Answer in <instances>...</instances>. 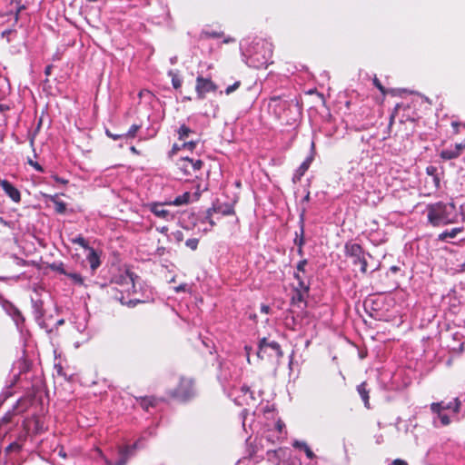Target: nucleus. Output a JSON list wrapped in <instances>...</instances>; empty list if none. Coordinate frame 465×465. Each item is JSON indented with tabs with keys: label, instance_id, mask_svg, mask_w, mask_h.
I'll return each mask as SVG.
<instances>
[{
	"label": "nucleus",
	"instance_id": "1",
	"mask_svg": "<svg viewBox=\"0 0 465 465\" xmlns=\"http://www.w3.org/2000/svg\"><path fill=\"white\" fill-rule=\"evenodd\" d=\"M268 107L274 116L287 124H292L297 121L301 108L296 99L285 96H272L270 98Z\"/></svg>",
	"mask_w": 465,
	"mask_h": 465
},
{
	"label": "nucleus",
	"instance_id": "2",
	"mask_svg": "<svg viewBox=\"0 0 465 465\" xmlns=\"http://www.w3.org/2000/svg\"><path fill=\"white\" fill-rule=\"evenodd\" d=\"M427 218L429 223L434 226H444L455 223L458 221L459 213L454 203L439 202L427 206Z\"/></svg>",
	"mask_w": 465,
	"mask_h": 465
},
{
	"label": "nucleus",
	"instance_id": "3",
	"mask_svg": "<svg viewBox=\"0 0 465 465\" xmlns=\"http://www.w3.org/2000/svg\"><path fill=\"white\" fill-rule=\"evenodd\" d=\"M196 393L195 379L185 375L180 376L175 388L168 391L169 397L180 402L190 401L196 396Z\"/></svg>",
	"mask_w": 465,
	"mask_h": 465
},
{
	"label": "nucleus",
	"instance_id": "4",
	"mask_svg": "<svg viewBox=\"0 0 465 465\" xmlns=\"http://www.w3.org/2000/svg\"><path fill=\"white\" fill-rule=\"evenodd\" d=\"M257 356L262 360L278 361L283 356V351L276 341L263 337L259 341Z\"/></svg>",
	"mask_w": 465,
	"mask_h": 465
},
{
	"label": "nucleus",
	"instance_id": "5",
	"mask_svg": "<svg viewBox=\"0 0 465 465\" xmlns=\"http://www.w3.org/2000/svg\"><path fill=\"white\" fill-rule=\"evenodd\" d=\"M345 253L347 256L352 259L353 265H360V271L363 274L367 272L368 262L366 255H371L366 253L360 244L354 242H347L345 244Z\"/></svg>",
	"mask_w": 465,
	"mask_h": 465
},
{
	"label": "nucleus",
	"instance_id": "6",
	"mask_svg": "<svg viewBox=\"0 0 465 465\" xmlns=\"http://www.w3.org/2000/svg\"><path fill=\"white\" fill-rule=\"evenodd\" d=\"M218 86L210 78H204L201 75L195 80V92L198 99H204L209 93L216 92Z\"/></svg>",
	"mask_w": 465,
	"mask_h": 465
},
{
	"label": "nucleus",
	"instance_id": "7",
	"mask_svg": "<svg viewBox=\"0 0 465 465\" xmlns=\"http://www.w3.org/2000/svg\"><path fill=\"white\" fill-rule=\"evenodd\" d=\"M202 160H193L188 157L182 158L178 161L177 165L185 174H193L203 167Z\"/></svg>",
	"mask_w": 465,
	"mask_h": 465
},
{
	"label": "nucleus",
	"instance_id": "8",
	"mask_svg": "<svg viewBox=\"0 0 465 465\" xmlns=\"http://www.w3.org/2000/svg\"><path fill=\"white\" fill-rule=\"evenodd\" d=\"M0 186L5 193L15 203L21 202V193L8 180L0 178Z\"/></svg>",
	"mask_w": 465,
	"mask_h": 465
},
{
	"label": "nucleus",
	"instance_id": "9",
	"mask_svg": "<svg viewBox=\"0 0 465 465\" xmlns=\"http://www.w3.org/2000/svg\"><path fill=\"white\" fill-rule=\"evenodd\" d=\"M460 408V401L458 398L454 399L453 401H450L445 403L444 401L434 402L430 405V410L432 412H440L445 410H452L454 413H458Z\"/></svg>",
	"mask_w": 465,
	"mask_h": 465
},
{
	"label": "nucleus",
	"instance_id": "10",
	"mask_svg": "<svg viewBox=\"0 0 465 465\" xmlns=\"http://www.w3.org/2000/svg\"><path fill=\"white\" fill-rule=\"evenodd\" d=\"M149 210L155 216L162 218L165 221H171L174 219V215L169 210L164 208V203H153L149 204Z\"/></svg>",
	"mask_w": 465,
	"mask_h": 465
},
{
	"label": "nucleus",
	"instance_id": "11",
	"mask_svg": "<svg viewBox=\"0 0 465 465\" xmlns=\"http://www.w3.org/2000/svg\"><path fill=\"white\" fill-rule=\"evenodd\" d=\"M208 213H218L223 216H229V215H234L235 210H234V204L230 203H215L213 205L212 208L208 209Z\"/></svg>",
	"mask_w": 465,
	"mask_h": 465
},
{
	"label": "nucleus",
	"instance_id": "12",
	"mask_svg": "<svg viewBox=\"0 0 465 465\" xmlns=\"http://www.w3.org/2000/svg\"><path fill=\"white\" fill-rule=\"evenodd\" d=\"M426 173L429 178L426 180L427 184H431L434 191H437L440 187V179L438 173V168L433 165L426 167Z\"/></svg>",
	"mask_w": 465,
	"mask_h": 465
},
{
	"label": "nucleus",
	"instance_id": "13",
	"mask_svg": "<svg viewBox=\"0 0 465 465\" xmlns=\"http://www.w3.org/2000/svg\"><path fill=\"white\" fill-rule=\"evenodd\" d=\"M266 455L268 461L272 465H281L282 460L287 455V449L279 448L277 450H268Z\"/></svg>",
	"mask_w": 465,
	"mask_h": 465
},
{
	"label": "nucleus",
	"instance_id": "14",
	"mask_svg": "<svg viewBox=\"0 0 465 465\" xmlns=\"http://www.w3.org/2000/svg\"><path fill=\"white\" fill-rule=\"evenodd\" d=\"M312 160H313V157L309 156L302 163V164L299 166V168L296 170L295 173L293 174L292 182L294 183L301 181L302 177L305 174V173L310 168V165H311Z\"/></svg>",
	"mask_w": 465,
	"mask_h": 465
},
{
	"label": "nucleus",
	"instance_id": "15",
	"mask_svg": "<svg viewBox=\"0 0 465 465\" xmlns=\"http://www.w3.org/2000/svg\"><path fill=\"white\" fill-rule=\"evenodd\" d=\"M357 391L359 393V395L361 396L362 401H363V404H364V407L366 409H371V404H370V390L368 389V384L366 381H362L361 384H359L357 386Z\"/></svg>",
	"mask_w": 465,
	"mask_h": 465
},
{
	"label": "nucleus",
	"instance_id": "16",
	"mask_svg": "<svg viewBox=\"0 0 465 465\" xmlns=\"http://www.w3.org/2000/svg\"><path fill=\"white\" fill-rule=\"evenodd\" d=\"M159 400L153 396H145L139 399L140 406L146 411H149L150 407H155Z\"/></svg>",
	"mask_w": 465,
	"mask_h": 465
},
{
	"label": "nucleus",
	"instance_id": "17",
	"mask_svg": "<svg viewBox=\"0 0 465 465\" xmlns=\"http://www.w3.org/2000/svg\"><path fill=\"white\" fill-rule=\"evenodd\" d=\"M88 251L89 254L87 255L86 259L90 264L91 269L95 271L101 264L100 258L94 248H91Z\"/></svg>",
	"mask_w": 465,
	"mask_h": 465
},
{
	"label": "nucleus",
	"instance_id": "18",
	"mask_svg": "<svg viewBox=\"0 0 465 465\" xmlns=\"http://www.w3.org/2000/svg\"><path fill=\"white\" fill-rule=\"evenodd\" d=\"M463 231L462 227H455L451 230H447L439 234L438 240L445 242L448 238H455L459 233Z\"/></svg>",
	"mask_w": 465,
	"mask_h": 465
},
{
	"label": "nucleus",
	"instance_id": "19",
	"mask_svg": "<svg viewBox=\"0 0 465 465\" xmlns=\"http://www.w3.org/2000/svg\"><path fill=\"white\" fill-rule=\"evenodd\" d=\"M294 243L298 247H303L305 243L304 240V219H303V213L301 215L300 219V233L296 232V237L294 239Z\"/></svg>",
	"mask_w": 465,
	"mask_h": 465
},
{
	"label": "nucleus",
	"instance_id": "20",
	"mask_svg": "<svg viewBox=\"0 0 465 465\" xmlns=\"http://www.w3.org/2000/svg\"><path fill=\"white\" fill-rule=\"evenodd\" d=\"M292 446L296 449L302 450L305 452L308 459L312 460L313 458H315V454L306 442L295 440Z\"/></svg>",
	"mask_w": 465,
	"mask_h": 465
},
{
	"label": "nucleus",
	"instance_id": "21",
	"mask_svg": "<svg viewBox=\"0 0 465 465\" xmlns=\"http://www.w3.org/2000/svg\"><path fill=\"white\" fill-rule=\"evenodd\" d=\"M459 156V151H457L454 146L451 148L444 149L440 153V157L445 161L453 160Z\"/></svg>",
	"mask_w": 465,
	"mask_h": 465
},
{
	"label": "nucleus",
	"instance_id": "22",
	"mask_svg": "<svg viewBox=\"0 0 465 465\" xmlns=\"http://www.w3.org/2000/svg\"><path fill=\"white\" fill-rule=\"evenodd\" d=\"M134 277H136V275L134 272L126 271L124 275H121L119 277L120 281H117V282L120 284H124V283H126L127 285L131 284L132 287L134 288Z\"/></svg>",
	"mask_w": 465,
	"mask_h": 465
},
{
	"label": "nucleus",
	"instance_id": "23",
	"mask_svg": "<svg viewBox=\"0 0 465 465\" xmlns=\"http://www.w3.org/2000/svg\"><path fill=\"white\" fill-rule=\"evenodd\" d=\"M51 201L54 203V210L59 214H64L66 212V203L63 201L57 200L56 196H51Z\"/></svg>",
	"mask_w": 465,
	"mask_h": 465
},
{
	"label": "nucleus",
	"instance_id": "24",
	"mask_svg": "<svg viewBox=\"0 0 465 465\" xmlns=\"http://www.w3.org/2000/svg\"><path fill=\"white\" fill-rule=\"evenodd\" d=\"M308 293L309 292H294L292 298V303L294 305H299L300 303L306 304V297L308 296Z\"/></svg>",
	"mask_w": 465,
	"mask_h": 465
},
{
	"label": "nucleus",
	"instance_id": "25",
	"mask_svg": "<svg viewBox=\"0 0 465 465\" xmlns=\"http://www.w3.org/2000/svg\"><path fill=\"white\" fill-rule=\"evenodd\" d=\"M65 276H67L73 282V283L75 285H78V286L84 285V280L80 273L67 272V274Z\"/></svg>",
	"mask_w": 465,
	"mask_h": 465
},
{
	"label": "nucleus",
	"instance_id": "26",
	"mask_svg": "<svg viewBox=\"0 0 465 465\" xmlns=\"http://www.w3.org/2000/svg\"><path fill=\"white\" fill-rule=\"evenodd\" d=\"M169 75L171 76V79H172L173 87L175 90L180 89L182 87V83H183L181 76L173 71H170Z\"/></svg>",
	"mask_w": 465,
	"mask_h": 465
},
{
	"label": "nucleus",
	"instance_id": "27",
	"mask_svg": "<svg viewBox=\"0 0 465 465\" xmlns=\"http://www.w3.org/2000/svg\"><path fill=\"white\" fill-rule=\"evenodd\" d=\"M189 200L190 193L186 192L183 195L177 196L172 203H170V204L180 206L188 203Z\"/></svg>",
	"mask_w": 465,
	"mask_h": 465
},
{
	"label": "nucleus",
	"instance_id": "28",
	"mask_svg": "<svg viewBox=\"0 0 465 465\" xmlns=\"http://www.w3.org/2000/svg\"><path fill=\"white\" fill-rule=\"evenodd\" d=\"M193 131L185 124H182L177 131L179 140L186 139Z\"/></svg>",
	"mask_w": 465,
	"mask_h": 465
},
{
	"label": "nucleus",
	"instance_id": "29",
	"mask_svg": "<svg viewBox=\"0 0 465 465\" xmlns=\"http://www.w3.org/2000/svg\"><path fill=\"white\" fill-rule=\"evenodd\" d=\"M141 129L140 124H133L127 133L123 134L125 139H134L136 136L137 132Z\"/></svg>",
	"mask_w": 465,
	"mask_h": 465
},
{
	"label": "nucleus",
	"instance_id": "30",
	"mask_svg": "<svg viewBox=\"0 0 465 465\" xmlns=\"http://www.w3.org/2000/svg\"><path fill=\"white\" fill-rule=\"evenodd\" d=\"M71 242L74 244H79L80 246L86 250H90L92 248L89 246L88 242L82 235H78L77 237L73 238Z\"/></svg>",
	"mask_w": 465,
	"mask_h": 465
},
{
	"label": "nucleus",
	"instance_id": "31",
	"mask_svg": "<svg viewBox=\"0 0 465 465\" xmlns=\"http://www.w3.org/2000/svg\"><path fill=\"white\" fill-rule=\"evenodd\" d=\"M128 448H123L120 450L121 458L115 462L114 465H125L127 462Z\"/></svg>",
	"mask_w": 465,
	"mask_h": 465
},
{
	"label": "nucleus",
	"instance_id": "32",
	"mask_svg": "<svg viewBox=\"0 0 465 465\" xmlns=\"http://www.w3.org/2000/svg\"><path fill=\"white\" fill-rule=\"evenodd\" d=\"M50 269L64 275L67 274V271L64 269L63 262H54L50 265Z\"/></svg>",
	"mask_w": 465,
	"mask_h": 465
},
{
	"label": "nucleus",
	"instance_id": "33",
	"mask_svg": "<svg viewBox=\"0 0 465 465\" xmlns=\"http://www.w3.org/2000/svg\"><path fill=\"white\" fill-rule=\"evenodd\" d=\"M293 291L300 292H309L310 284L306 283L304 281H300V282H297V286L294 287Z\"/></svg>",
	"mask_w": 465,
	"mask_h": 465
},
{
	"label": "nucleus",
	"instance_id": "34",
	"mask_svg": "<svg viewBox=\"0 0 465 465\" xmlns=\"http://www.w3.org/2000/svg\"><path fill=\"white\" fill-rule=\"evenodd\" d=\"M15 413L13 411H8L5 413V416L0 420V428L12 422Z\"/></svg>",
	"mask_w": 465,
	"mask_h": 465
},
{
	"label": "nucleus",
	"instance_id": "35",
	"mask_svg": "<svg viewBox=\"0 0 465 465\" xmlns=\"http://www.w3.org/2000/svg\"><path fill=\"white\" fill-rule=\"evenodd\" d=\"M199 240L197 238H191L185 242V245L192 251H195L198 248Z\"/></svg>",
	"mask_w": 465,
	"mask_h": 465
},
{
	"label": "nucleus",
	"instance_id": "36",
	"mask_svg": "<svg viewBox=\"0 0 465 465\" xmlns=\"http://www.w3.org/2000/svg\"><path fill=\"white\" fill-rule=\"evenodd\" d=\"M27 163L39 173L45 172V169L43 168V166L41 164H39L37 162L32 160L31 158L27 159Z\"/></svg>",
	"mask_w": 465,
	"mask_h": 465
},
{
	"label": "nucleus",
	"instance_id": "37",
	"mask_svg": "<svg viewBox=\"0 0 465 465\" xmlns=\"http://www.w3.org/2000/svg\"><path fill=\"white\" fill-rule=\"evenodd\" d=\"M242 83L241 81H236L235 83H233L232 85H229L226 89H225V94L227 95L231 94L232 93H233L234 91H236L240 86H241Z\"/></svg>",
	"mask_w": 465,
	"mask_h": 465
},
{
	"label": "nucleus",
	"instance_id": "38",
	"mask_svg": "<svg viewBox=\"0 0 465 465\" xmlns=\"http://www.w3.org/2000/svg\"><path fill=\"white\" fill-rule=\"evenodd\" d=\"M436 413L438 414V416L440 420V422L443 426H447L450 423V419L447 414L443 413L442 411L436 412Z\"/></svg>",
	"mask_w": 465,
	"mask_h": 465
},
{
	"label": "nucleus",
	"instance_id": "39",
	"mask_svg": "<svg viewBox=\"0 0 465 465\" xmlns=\"http://www.w3.org/2000/svg\"><path fill=\"white\" fill-rule=\"evenodd\" d=\"M373 84L381 91V93L383 95H385L388 93L386 88L381 84V83L376 76L373 78Z\"/></svg>",
	"mask_w": 465,
	"mask_h": 465
},
{
	"label": "nucleus",
	"instance_id": "40",
	"mask_svg": "<svg viewBox=\"0 0 465 465\" xmlns=\"http://www.w3.org/2000/svg\"><path fill=\"white\" fill-rule=\"evenodd\" d=\"M203 35H204L205 37H209V38H220L223 35V33L212 31V32H203Z\"/></svg>",
	"mask_w": 465,
	"mask_h": 465
},
{
	"label": "nucleus",
	"instance_id": "41",
	"mask_svg": "<svg viewBox=\"0 0 465 465\" xmlns=\"http://www.w3.org/2000/svg\"><path fill=\"white\" fill-rule=\"evenodd\" d=\"M21 450V445L17 442H12L10 443L7 447H6V451L7 452H11V451H20Z\"/></svg>",
	"mask_w": 465,
	"mask_h": 465
},
{
	"label": "nucleus",
	"instance_id": "42",
	"mask_svg": "<svg viewBox=\"0 0 465 465\" xmlns=\"http://www.w3.org/2000/svg\"><path fill=\"white\" fill-rule=\"evenodd\" d=\"M105 134L114 140V141H117V140H120V139H123L124 138V135L123 134H113L109 129H106L105 130Z\"/></svg>",
	"mask_w": 465,
	"mask_h": 465
},
{
	"label": "nucleus",
	"instance_id": "43",
	"mask_svg": "<svg viewBox=\"0 0 465 465\" xmlns=\"http://www.w3.org/2000/svg\"><path fill=\"white\" fill-rule=\"evenodd\" d=\"M308 263V261L306 259H303V260H301L297 266H296V269L298 271V272H305V266L307 265Z\"/></svg>",
	"mask_w": 465,
	"mask_h": 465
},
{
	"label": "nucleus",
	"instance_id": "44",
	"mask_svg": "<svg viewBox=\"0 0 465 465\" xmlns=\"http://www.w3.org/2000/svg\"><path fill=\"white\" fill-rule=\"evenodd\" d=\"M196 144H197V142L190 141V142L183 143L182 147L183 149H188L190 151H193L196 147Z\"/></svg>",
	"mask_w": 465,
	"mask_h": 465
},
{
	"label": "nucleus",
	"instance_id": "45",
	"mask_svg": "<svg viewBox=\"0 0 465 465\" xmlns=\"http://www.w3.org/2000/svg\"><path fill=\"white\" fill-rule=\"evenodd\" d=\"M173 236L177 242H181L183 241V232L180 230L173 232Z\"/></svg>",
	"mask_w": 465,
	"mask_h": 465
},
{
	"label": "nucleus",
	"instance_id": "46",
	"mask_svg": "<svg viewBox=\"0 0 465 465\" xmlns=\"http://www.w3.org/2000/svg\"><path fill=\"white\" fill-rule=\"evenodd\" d=\"M213 213H208V210L206 211V216H205V220L210 223V225L212 227H213L215 225V223L214 221L213 220Z\"/></svg>",
	"mask_w": 465,
	"mask_h": 465
},
{
	"label": "nucleus",
	"instance_id": "47",
	"mask_svg": "<svg viewBox=\"0 0 465 465\" xmlns=\"http://www.w3.org/2000/svg\"><path fill=\"white\" fill-rule=\"evenodd\" d=\"M54 180L56 182V183H62V184H67L68 183V180L66 179H64L62 177H59L57 175H54L53 176Z\"/></svg>",
	"mask_w": 465,
	"mask_h": 465
},
{
	"label": "nucleus",
	"instance_id": "48",
	"mask_svg": "<svg viewBox=\"0 0 465 465\" xmlns=\"http://www.w3.org/2000/svg\"><path fill=\"white\" fill-rule=\"evenodd\" d=\"M241 391L243 392L244 394L250 393L251 398L254 399L252 396V391H251L250 388L247 385H242L241 388Z\"/></svg>",
	"mask_w": 465,
	"mask_h": 465
},
{
	"label": "nucleus",
	"instance_id": "49",
	"mask_svg": "<svg viewBox=\"0 0 465 465\" xmlns=\"http://www.w3.org/2000/svg\"><path fill=\"white\" fill-rule=\"evenodd\" d=\"M284 427V423L282 421V420H278L275 424V428L276 430L282 433V429Z\"/></svg>",
	"mask_w": 465,
	"mask_h": 465
},
{
	"label": "nucleus",
	"instance_id": "50",
	"mask_svg": "<svg viewBox=\"0 0 465 465\" xmlns=\"http://www.w3.org/2000/svg\"><path fill=\"white\" fill-rule=\"evenodd\" d=\"M140 302H142V301H140V300H130L125 304L128 307H134L136 304H138Z\"/></svg>",
	"mask_w": 465,
	"mask_h": 465
},
{
	"label": "nucleus",
	"instance_id": "51",
	"mask_svg": "<svg viewBox=\"0 0 465 465\" xmlns=\"http://www.w3.org/2000/svg\"><path fill=\"white\" fill-rule=\"evenodd\" d=\"M261 312H262V313L268 314V313H270V312H271V308H270V306H269V305L262 304V306H261Z\"/></svg>",
	"mask_w": 465,
	"mask_h": 465
},
{
	"label": "nucleus",
	"instance_id": "52",
	"mask_svg": "<svg viewBox=\"0 0 465 465\" xmlns=\"http://www.w3.org/2000/svg\"><path fill=\"white\" fill-rule=\"evenodd\" d=\"M392 465H408V463L401 459H396L392 461Z\"/></svg>",
	"mask_w": 465,
	"mask_h": 465
},
{
	"label": "nucleus",
	"instance_id": "53",
	"mask_svg": "<svg viewBox=\"0 0 465 465\" xmlns=\"http://www.w3.org/2000/svg\"><path fill=\"white\" fill-rule=\"evenodd\" d=\"M451 126H452V128H453L454 133H455V134H458V133H459V128H460V123H458V122H452V123H451Z\"/></svg>",
	"mask_w": 465,
	"mask_h": 465
},
{
	"label": "nucleus",
	"instance_id": "54",
	"mask_svg": "<svg viewBox=\"0 0 465 465\" xmlns=\"http://www.w3.org/2000/svg\"><path fill=\"white\" fill-rule=\"evenodd\" d=\"M14 32H15V31L13 30V29L5 30L4 32H2V36L3 37H8V35H11Z\"/></svg>",
	"mask_w": 465,
	"mask_h": 465
},
{
	"label": "nucleus",
	"instance_id": "55",
	"mask_svg": "<svg viewBox=\"0 0 465 465\" xmlns=\"http://www.w3.org/2000/svg\"><path fill=\"white\" fill-rule=\"evenodd\" d=\"M394 124V114H392L390 117V123H389V130L390 132H391V129H392V125Z\"/></svg>",
	"mask_w": 465,
	"mask_h": 465
},
{
	"label": "nucleus",
	"instance_id": "56",
	"mask_svg": "<svg viewBox=\"0 0 465 465\" xmlns=\"http://www.w3.org/2000/svg\"><path fill=\"white\" fill-rule=\"evenodd\" d=\"M10 109V107L6 104H0V112H5V111H8Z\"/></svg>",
	"mask_w": 465,
	"mask_h": 465
},
{
	"label": "nucleus",
	"instance_id": "57",
	"mask_svg": "<svg viewBox=\"0 0 465 465\" xmlns=\"http://www.w3.org/2000/svg\"><path fill=\"white\" fill-rule=\"evenodd\" d=\"M29 143H30V146L33 148V150L35 151V134L31 135L30 136V139H29Z\"/></svg>",
	"mask_w": 465,
	"mask_h": 465
},
{
	"label": "nucleus",
	"instance_id": "58",
	"mask_svg": "<svg viewBox=\"0 0 465 465\" xmlns=\"http://www.w3.org/2000/svg\"><path fill=\"white\" fill-rule=\"evenodd\" d=\"M294 278L297 281V282H300V281H304L303 278L300 275L299 272L294 273Z\"/></svg>",
	"mask_w": 465,
	"mask_h": 465
},
{
	"label": "nucleus",
	"instance_id": "59",
	"mask_svg": "<svg viewBox=\"0 0 465 465\" xmlns=\"http://www.w3.org/2000/svg\"><path fill=\"white\" fill-rule=\"evenodd\" d=\"M52 65H47L45 69V73L46 75H49L51 74V71H52Z\"/></svg>",
	"mask_w": 465,
	"mask_h": 465
},
{
	"label": "nucleus",
	"instance_id": "60",
	"mask_svg": "<svg viewBox=\"0 0 465 465\" xmlns=\"http://www.w3.org/2000/svg\"><path fill=\"white\" fill-rule=\"evenodd\" d=\"M58 455L62 458H66V453L63 449L59 450Z\"/></svg>",
	"mask_w": 465,
	"mask_h": 465
},
{
	"label": "nucleus",
	"instance_id": "61",
	"mask_svg": "<svg viewBox=\"0 0 465 465\" xmlns=\"http://www.w3.org/2000/svg\"><path fill=\"white\" fill-rule=\"evenodd\" d=\"M130 151H131L133 153H134V154H139V153H139V151L136 149V147H135V146H131V147H130Z\"/></svg>",
	"mask_w": 465,
	"mask_h": 465
},
{
	"label": "nucleus",
	"instance_id": "62",
	"mask_svg": "<svg viewBox=\"0 0 465 465\" xmlns=\"http://www.w3.org/2000/svg\"><path fill=\"white\" fill-rule=\"evenodd\" d=\"M185 290V285H180L178 287H175V292H179L181 291H184Z\"/></svg>",
	"mask_w": 465,
	"mask_h": 465
},
{
	"label": "nucleus",
	"instance_id": "63",
	"mask_svg": "<svg viewBox=\"0 0 465 465\" xmlns=\"http://www.w3.org/2000/svg\"><path fill=\"white\" fill-rule=\"evenodd\" d=\"M24 8V6L22 7H19L18 10L16 11L15 13V20L17 21L19 19V13L20 11Z\"/></svg>",
	"mask_w": 465,
	"mask_h": 465
},
{
	"label": "nucleus",
	"instance_id": "64",
	"mask_svg": "<svg viewBox=\"0 0 465 465\" xmlns=\"http://www.w3.org/2000/svg\"><path fill=\"white\" fill-rule=\"evenodd\" d=\"M179 150H180V147H179V146H177L176 144H173V148H172V152H173V153H176L177 151H179Z\"/></svg>",
	"mask_w": 465,
	"mask_h": 465
}]
</instances>
